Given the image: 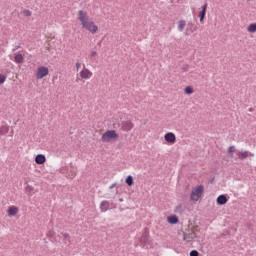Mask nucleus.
Listing matches in <instances>:
<instances>
[{
  "mask_svg": "<svg viewBox=\"0 0 256 256\" xmlns=\"http://www.w3.org/2000/svg\"><path fill=\"white\" fill-rule=\"evenodd\" d=\"M228 155H229L230 157H235V146H230V147L228 148Z\"/></svg>",
  "mask_w": 256,
  "mask_h": 256,
  "instance_id": "nucleus-22",
  "label": "nucleus"
},
{
  "mask_svg": "<svg viewBox=\"0 0 256 256\" xmlns=\"http://www.w3.org/2000/svg\"><path fill=\"white\" fill-rule=\"evenodd\" d=\"M61 235L64 238L65 245H69V243H71V236L69 233H61Z\"/></svg>",
  "mask_w": 256,
  "mask_h": 256,
  "instance_id": "nucleus-19",
  "label": "nucleus"
},
{
  "mask_svg": "<svg viewBox=\"0 0 256 256\" xmlns=\"http://www.w3.org/2000/svg\"><path fill=\"white\" fill-rule=\"evenodd\" d=\"M182 69H183V71H189V65H184V66L182 67Z\"/></svg>",
  "mask_w": 256,
  "mask_h": 256,
  "instance_id": "nucleus-31",
  "label": "nucleus"
},
{
  "mask_svg": "<svg viewBox=\"0 0 256 256\" xmlns=\"http://www.w3.org/2000/svg\"><path fill=\"white\" fill-rule=\"evenodd\" d=\"M80 77L81 79H91V77H93V72H91L84 66V68L80 72Z\"/></svg>",
  "mask_w": 256,
  "mask_h": 256,
  "instance_id": "nucleus-6",
  "label": "nucleus"
},
{
  "mask_svg": "<svg viewBox=\"0 0 256 256\" xmlns=\"http://www.w3.org/2000/svg\"><path fill=\"white\" fill-rule=\"evenodd\" d=\"M17 49H21V45L15 46V48L13 49V51H17Z\"/></svg>",
  "mask_w": 256,
  "mask_h": 256,
  "instance_id": "nucleus-34",
  "label": "nucleus"
},
{
  "mask_svg": "<svg viewBox=\"0 0 256 256\" xmlns=\"http://www.w3.org/2000/svg\"><path fill=\"white\" fill-rule=\"evenodd\" d=\"M227 201V196H225V194H221L217 197L216 203L217 205H225Z\"/></svg>",
  "mask_w": 256,
  "mask_h": 256,
  "instance_id": "nucleus-14",
  "label": "nucleus"
},
{
  "mask_svg": "<svg viewBox=\"0 0 256 256\" xmlns=\"http://www.w3.org/2000/svg\"><path fill=\"white\" fill-rule=\"evenodd\" d=\"M49 75V68L42 66L39 67L36 73V79H43V77H47Z\"/></svg>",
  "mask_w": 256,
  "mask_h": 256,
  "instance_id": "nucleus-4",
  "label": "nucleus"
},
{
  "mask_svg": "<svg viewBox=\"0 0 256 256\" xmlns=\"http://www.w3.org/2000/svg\"><path fill=\"white\" fill-rule=\"evenodd\" d=\"M115 187H117V183H113V184L109 187V189H115Z\"/></svg>",
  "mask_w": 256,
  "mask_h": 256,
  "instance_id": "nucleus-32",
  "label": "nucleus"
},
{
  "mask_svg": "<svg viewBox=\"0 0 256 256\" xmlns=\"http://www.w3.org/2000/svg\"><path fill=\"white\" fill-rule=\"evenodd\" d=\"M204 190L205 187L203 185H200L196 187L194 190H192L190 196L191 201H193L194 203H196V201H199V199H201V195H203Z\"/></svg>",
  "mask_w": 256,
  "mask_h": 256,
  "instance_id": "nucleus-2",
  "label": "nucleus"
},
{
  "mask_svg": "<svg viewBox=\"0 0 256 256\" xmlns=\"http://www.w3.org/2000/svg\"><path fill=\"white\" fill-rule=\"evenodd\" d=\"M248 33H256V23H252L247 28Z\"/></svg>",
  "mask_w": 256,
  "mask_h": 256,
  "instance_id": "nucleus-20",
  "label": "nucleus"
},
{
  "mask_svg": "<svg viewBox=\"0 0 256 256\" xmlns=\"http://www.w3.org/2000/svg\"><path fill=\"white\" fill-rule=\"evenodd\" d=\"M237 157H238V159H240V161H243V160L247 159V157H255V154L250 151L245 150V151L238 152Z\"/></svg>",
  "mask_w": 256,
  "mask_h": 256,
  "instance_id": "nucleus-5",
  "label": "nucleus"
},
{
  "mask_svg": "<svg viewBox=\"0 0 256 256\" xmlns=\"http://www.w3.org/2000/svg\"><path fill=\"white\" fill-rule=\"evenodd\" d=\"M133 127H135L133 122L126 120V121L122 122L121 129H122V131L129 132V131H131V129H133Z\"/></svg>",
  "mask_w": 256,
  "mask_h": 256,
  "instance_id": "nucleus-7",
  "label": "nucleus"
},
{
  "mask_svg": "<svg viewBox=\"0 0 256 256\" xmlns=\"http://www.w3.org/2000/svg\"><path fill=\"white\" fill-rule=\"evenodd\" d=\"M119 201H120V202H123V198H120Z\"/></svg>",
  "mask_w": 256,
  "mask_h": 256,
  "instance_id": "nucleus-36",
  "label": "nucleus"
},
{
  "mask_svg": "<svg viewBox=\"0 0 256 256\" xmlns=\"http://www.w3.org/2000/svg\"><path fill=\"white\" fill-rule=\"evenodd\" d=\"M119 135H117V132L115 130H107L101 137V141L103 143H109L112 139H117Z\"/></svg>",
  "mask_w": 256,
  "mask_h": 256,
  "instance_id": "nucleus-3",
  "label": "nucleus"
},
{
  "mask_svg": "<svg viewBox=\"0 0 256 256\" xmlns=\"http://www.w3.org/2000/svg\"><path fill=\"white\" fill-rule=\"evenodd\" d=\"M7 78L4 76V75H1L0 74V85H3V83H5V80H6Z\"/></svg>",
  "mask_w": 256,
  "mask_h": 256,
  "instance_id": "nucleus-27",
  "label": "nucleus"
},
{
  "mask_svg": "<svg viewBox=\"0 0 256 256\" xmlns=\"http://www.w3.org/2000/svg\"><path fill=\"white\" fill-rule=\"evenodd\" d=\"M190 237H191L190 234H184L183 239H184V241H189Z\"/></svg>",
  "mask_w": 256,
  "mask_h": 256,
  "instance_id": "nucleus-29",
  "label": "nucleus"
},
{
  "mask_svg": "<svg viewBox=\"0 0 256 256\" xmlns=\"http://www.w3.org/2000/svg\"><path fill=\"white\" fill-rule=\"evenodd\" d=\"M45 161H47V158L45 157L44 154L36 155L35 163H37V165H43V163H45Z\"/></svg>",
  "mask_w": 256,
  "mask_h": 256,
  "instance_id": "nucleus-13",
  "label": "nucleus"
},
{
  "mask_svg": "<svg viewBox=\"0 0 256 256\" xmlns=\"http://www.w3.org/2000/svg\"><path fill=\"white\" fill-rule=\"evenodd\" d=\"M190 256H199V252L197 250H192Z\"/></svg>",
  "mask_w": 256,
  "mask_h": 256,
  "instance_id": "nucleus-28",
  "label": "nucleus"
},
{
  "mask_svg": "<svg viewBox=\"0 0 256 256\" xmlns=\"http://www.w3.org/2000/svg\"><path fill=\"white\" fill-rule=\"evenodd\" d=\"M109 207H110L109 201L103 200L100 203V211H101V213H107V211H109Z\"/></svg>",
  "mask_w": 256,
  "mask_h": 256,
  "instance_id": "nucleus-9",
  "label": "nucleus"
},
{
  "mask_svg": "<svg viewBox=\"0 0 256 256\" xmlns=\"http://www.w3.org/2000/svg\"><path fill=\"white\" fill-rule=\"evenodd\" d=\"M140 243H149V230L147 228H145L144 233L140 237Z\"/></svg>",
  "mask_w": 256,
  "mask_h": 256,
  "instance_id": "nucleus-11",
  "label": "nucleus"
},
{
  "mask_svg": "<svg viewBox=\"0 0 256 256\" xmlns=\"http://www.w3.org/2000/svg\"><path fill=\"white\" fill-rule=\"evenodd\" d=\"M17 213H19V209H18L17 207H15V206H12V207H10V208L8 209V215H9L10 217H15V215H16Z\"/></svg>",
  "mask_w": 256,
  "mask_h": 256,
  "instance_id": "nucleus-17",
  "label": "nucleus"
},
{
  "mask_svg": "<svg viewBox=\"0 0 256 256\" xmlns=\"http://www.w3.org/2000/svg\"><path fill=\"white\" fill-rule=\"evenodd\" d=\"M184 212L185 209L183 208V204H178L174 209V213H176L177 215H183Z\"/></svg>",
  "mask_w": 256,
  "mask_h": 256,
  "instance_id": "nucleus-16",
  "label": "nucleus"
},
{
  "mask_svg": "<svg viewBox=\"0 0 256 256\" xmlns=\"http://www.w3.org/2000/svg\"><path fill=\"white\" fill-rule=\"evenodd\" d=\"M164 139L167 141V143H175V141H177V137L173 132L166 133Z\"/></svg>",
  "mask_w": 256,
  "mask_h": 256,
  "instance_id": "nucleus-8",
  "label": "nucleus"
},
{
  "mask_svg": "<svg viewBox=\"0 0 256 256\" xmlns=\"http://www.w3.org/2000/svg\"><path fill=\"white\" fill-rule=\"evenodd\" d=\"M184 93H186V95H192L193 93V88L191 86H188L184 89Z\"/></svg>",
  "mask_w": 256,
  "mask_h": 256,
  "instance_id": "nucleus-25",
  "label": "nucleus"
},
{
  "mask_svg": "<svg viewBox=\"0 0 256 256\" xmlns=\"http://www.w3.org/2000/svg\"><path fill=\"white\" fill-rule=\"evenodd\" d=\"M23 14L25 15V17H31V11L30 10H24Z\"/></svg>",
  "mask_w": 256,
  "mask_h": 256,
  "instance_id": "nucleus-26",
  "label": "nucleus"
},
{
  "mask_svg": "<svg viewBox=\"0 0 256 256\" xmlns=\"http://www.w3.org/2000/svg\"><path fill=\"white\" fill-rule=\"evenodd\" d=\"M185 25H186L185 20H180V21L178 22V31H184Z\"/></svg>",
  "mask_w": 256,
  "mask_h": 256,
  "instance_id": "nucleus-21",
  "label": "nucleus"
},
{
  "mask_svg": "<svg viewBox=\"0 0 256 256\" xmlns=\"http://www.w3.org/2000/svg\"><path fill=\"white\" fill-rule=\"evenodd\" d=\"M0 133H1V135H7V133H9V127H7V126H2V127L0 128Z\"/></svg>",
  "mask_w": 256,
  "mask_h": 256,
  "instance_id": "nucleus-23",
  "label": "nucleus"
},
{
  "mask_svg": "<svg viewBox=\"0 0 256 256\" xmlns=\"http://www.w3.org/2000/svg\"><path fill=\"white\" fill-rule=\"evenodd\" d=\"M168 223H170V225H177L179 223V218L177 216H169Z\"/></svg>",
  "mask_w": 256,
  "mask_h": 256,
  "instance_id": "nucleus-18",
  "label": "nucleus"
},
{
  "mask_svg": "<svg viewBox=\"0 0 256 256\" xmlns=\"http://www.w3.org/2000/svg\"><path fill=\"white\" fill-rule=\"evenodd\" d=\"M91 57H95V56H97V53L95 52V51H93V52H91Z\"/></svg>",
  "mask_w": 256,
  "mask_h": 256,
  "instance_id": "nucleus-35",
  "label": "nucleus"
},
{
  "mask_svg": "<svg viewBox=\"0 0 256 256\" xmlns=\"http://www.w3.org/2000/svg\"><path fill=\"white\" fill-rule=\"evenodd\" d=\"M75 175H77V172L75 171V169H73L71 177L73 178V177H75Z\"/></svg>",
  "mask_w": 256,
  "mask_h": 256,
  "instance_id": "nucleus-33",
  "label": "nucleus"
},
{
  "mask_svg": "<svg viewBox=\"0 0 256 256\" xmlns=\"http://www.w3.org/2000/svg\"><path fill=\"white\" fill-rule=\"evenodd\" d=\"M207 7H208V4L207 2H205L204 5L202 6V10L199 13L201 23H203V20L205 19V15H207Z\"/></svg>",
  "mask_w": 256,
  "mask_h": 256,
  "instance_id": "nucleus-10",
  "label": "nucleus"
},
{
  "mask_svg": "<svg viewBox=\"0 0 256 256\" xmlns=\"http://www.w3.org/2000/svg\"><path fill=\"white\" fill-rule=\"evenodd\" d=\"M247 1H251V0H247Z\"/></svg>",
  "mask_w": 256,
  "mask_h": 256,
  "instance_id": "nucleus-37",
  "label": "nucleus"
},
{
  "mask_svg": "<svg viewBox=\"0 0 256 256\" xmlns=\"http://www.w3.org/2000/svg\"><path fill=\"white\" fill-rule=\"evenodd\" d=\"M14 61L15 63H17L18 65H21V63H23L25 61V58L23 57V54H16L14 56Z\"/></svg>",
  "mask_w": 256,
  "mask_h": 256,
  "instance_id": "nucleus-15",
  "label": "nucleus"
},
{
  "mask_svg": "<svg viewBox=\"0 0 256 256\" xmlns=\"http://www.w3.org/2000/svg\"><path fill=\"white\" fill-rule=\"evenodd\" d=\"M126 183L128 184L129 187H131V185H133V176L128 175L126 177Z\"/></svg>",
  "mask_w": 256,
  "mask_h": 256,
  "instance_id": "nucleus-24",
  "label": "nucleus"
},
{
  "mask_svg": "<svg viewBox=\"0 0 256 256\" xmlns=\"http://www.w3.org/2000/svg\"><path fill=\"white\" fill-rule=\"evenodd\" d=\"M80 68H81V63H80V62H77V63H76V71H79Z\"/></svg>",
  "mask_w": 256,
  "mask_h": 256,
  "instance_id": "nucleus-30",
  "label": "nucleus"
},
{
  "mask_svg": "<svg viewBox=\"0 0 256 256\" xmlns=\"http://www.w3.org/2000/svg\"><path fill=\"white\" fill-rule=\"evenodd\" d=\"M197 31V26L193 23H188L186 27V35H191L192 33H195Z\"/></svg>",
  "mask_w": 256,
  "mask_h": 256,
  "instance_id": "nucleus-12",
  "label": "nucleus"
},
{
  "mask_svg": "<svg viewBox=\"0 0 256 256\" xmlns=\"http://www.w3.org/2000/svg\"><path fill=\"white\" fill-rule=\"evenodd\" d=\"M78 19L83 27V29H86L87 31H89V33H92L93 35H95V33H97V31H99V27L95 24V22L91 21V19H89V16L87 15V13L83 10H80L78 12Z\"/></svg>",
  "mask_w": 256,
  "mask_h": 256,
  "instance_id": "nucleus-1",
  "label": "nucleus"
}]
</instances>
